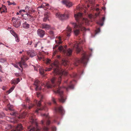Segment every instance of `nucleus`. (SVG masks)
<instances>
[{"mask_svg":"<svg viewBox=\"0 0 131 131\" xmlns=\"http://www.w3.org/2000/svg\"><path fill=\"white\" fill-rule=\"evenodd\" d=\"M59 63L58 61L56 60L54 63L51 65V67L46 68L45 70V71H49L51 69H53V73L54 75H58L57 76L52 78L51 79V82L52 84L51 85L50 82H46L44 86L48 88H51L53 87H54L56 85L58 86L57 89L56 91H54L55 93H58L60 95V98L59 99L60 102L64 103L66 100L65 96L63 94V91L61 90V88L59 86L61 79V77L62 75H66L67 74V72L65 70H61L60 72L59 69Z\"/></svg>","mask_w":131,"mask_h":131,"instance_id":"1","label":"nucleus"},{"mask_svg":"<svg viewBox=\"0 0 131 131\" xmlns=\"http://www.w3.org/2000/svg\"><path fill=\"white\" fill-rule=\"evenodd\" d=\"M82 15V14L80 13H78L74 14V17L78 23H73L72 24L74 27V29H78L74 30V33L76 35L79 34L80 30L82 31L86 30V28L84 27L83 23L85 22L87 24L88 20L87 19L83 18Z\"/></svg>","mask_w":131,"mask_h":131,"instance_id":"2","label":"nucleus"},{"mask_svg":"<svg viewBox=\"0 0 131 131\" xmlns=\"http://www.w3.org/2000/svg\"><path fill=\"white\" fill-rule=\"evenodd\" d=\"M45 121L42 120L41 121V124L42 126V128L41 129H40L38 127V124L36 122H35L36 127H33L30 128V126L28 127V131H47L48 130V128L45 126Z\"/></svg>","mask_w":131,"mask_h":131,"instance_id":"3","label":"nucleus"},{"mask_svg":"<svg viewBox=\"0 0 131 131\" xmlns=\"http://www.w3.org/2000/svg\"><path fill=\"white\" fill-rule=\"evenodd\" d=\"M88 60V56L85 52H83L82 54V57L80 59H77L76 62L74 63L75 66H78V64L82 63L85 65L86 64Z\"/></svg>","mask_w":131,"mask_h":131,"instance_id":"4","label":"nucleus"},{"mask_svg":"<svg viewBox=\"0 0 131 131\" xmlns=\"http://www.w3.org/2000/svg\"><path fill=\"white\" fill-rule=\"evenodd\" d=\"M67 47L65 46V47ZM66 50L63 49V47L62 46L59 47L58 49L59 50L61 51H62L64 54L67 56H70L71 55L72 53V50L70 48H69L67 50L66 48Z\"/></svg>","mask_w":131,"mask_h":131,"instance_id":"5","label":"nucleus"},{"mask_svg":"<svg viewBox=\"0 0 131 131\" xmlns=\"http://www.w3.org/2000/svg\"><path fill=\"white\" fill-rule=\"evenodd\" d=\"M23 128L21 124H18L15 129H12V127L9 124L6 129H7L8 131H19L22 130Z\"/></svg>","mask_w":131,"mask_h":131,"instance_id":"6","label":"nucleus"},{"mask_svg":"<svg viewBox=\"0 0 131 131\" xmlns=\"http://www.w3.org/2000/svg\"><path fill=\"white\" fill-rule=\"evenodd\" d=\"M56 15L57 17L61 20L66 19L69 18V15L68 14L65 13L63 14H61L59 12L57 13Z\"/></svg>","mask_w":131,"mask_h":131,"instance_id":"7","label":"nucleus"},{"mask_svg":"<svg viewBox=\"0 0 131 131\" xmlns=\"http://www.w3.org/2000/svg\"><path fill=\"white\" fill-rule=\"evenodd\" d=\"M12 21L13 25L15 27L18 28L20 26L21 22L19 20L15 18V17H13Z\"/></svg>","mask_w":131,"mask_h":131,"instance_id":"8","label":"nucleus"},{"mask_svg":"<svg viewBox=\"0 0 131 131\" xmlns=\"http://www.w3.org/2000/svg\"><path fill=\"white\" fill-rule=\"evenodd\" d=\"M40 82L38 80H36L34 82V85L35 86V90L36 91L40 90L41 88L40 86Z\"/></svg>","mask_w":131,"mask_h":131,"instance_id":"9","label":"nucleus"},{"mask_svg":"<svg viewBox=\"0 0 131 131\" xmlns=\"http://www.w3.org/2000/svg\"><path fill=\"white\" fill-rule=\"evenodd\" d=\"M71 32V28L70 27L68 26L67 28V30L64 31L63 32L65 33V35L67 37H69L71 35L70 34Z\"/></svg>","mask_w":131,"mask_h":131,"instance_id":"10","label":"nucleus"},{"mask_svg":"<svg viewBox=\"0 0 131 131\" xmlns=\"http://www.w3.org/2000/svg\"><path fill=\"white\" fill-rule=\"evenodd\" d=\"M37 32L38 36L41 38L43 37L45 34V31L41 29H38L37 31Z\"/></svg>","mask_w":131,"mask_h":131,"instance_id":"11","label":"nucleus"},{"mask_svg":"<svg viewBox=\"0 0 131 131\" xmlns=\"http://www.w3.org/2000/svg\"><path fill=\"white\" fill-rule=\"evenodd\" d=\"M55 111L56 112H58L62 114L64 113V111L61 106H60L59 107H56L55 108Z\"/></svg>","mask_w":131,"mask_h":131,"instance_id":"12","label":"nucleus"},{"mask_svg":"<svg viewBox=\"0 0 131 131\" xmlns=\"http://www.w3.org/2000/svg\"><path fill=\"white\" fill-rule=\"evenodd\" d=\"M41 115L42 116H43L46 119V124L47 126L49 125L50 123L51 122L50 121L49 119V117L48 115H46L45 114H41Z\"/></svg>","mask_w":131,"mask_h":131,"instance_id":"13","label":"nucleus"},{"mask_svg":"<svg viewBox=\"0 0 131 131\" xmlns=\"http://www.w3.org/2000/svg\"><path fill=\"white\" fill-rule=\"evenodd\" d=\"M62 3L63 4L66 5L67 7H69L72 6L73 5L72 3L67 0H63L62 1Z\"/></svg>","mask_w":131,"mask_h":131,"instance_id":"14","label":"nucleus"},{"mask_svg":"<svg viewBox=\"0 0 131 131\" xmlns=\"http://www.w3.org/2000/svg\"><path fill=\"white\" fill-rule=\"evenodd\" d=\"M27 54L30 57H31L35 56L36 54L35 52L33 50H29L27 52Z\"/></svg>","mask_w":131,"mask_h":131,"instance_id":"15","label":"nucleus"},{"mask_svg":"<svg viewBox=\"0 0 131 131\" xmlns=\"http://www.w3.org/2000/svg\"><path fill=\"white\" fill-rule=\"evenodd\" d=\"M74 48L75 49L77 53H79L81 51V49L79 47V43H78L77 42L74 44Z\"/></svg>","mask_w":131,"mask_h":131,"instance_id":"16","label":"nucleus"},{"mask_svg":"<svg viewBox=\"0 0 131 131\" xmlns=\"http://www.w3.org/2000/svg\"><path fill=\"white\" fill-rule=\"evenodd\" d=\"M7 10L6 6L4 5H2V7L1 8L0 7V13H2L3 12H7Z\"/></svg>","mask_w":131,"mask_h":131,"instance_id":"17","label":"nucleus"},{"mask_svg":"<svg viewBox=\"0 0 131 131\" xmlns=\"http://www.w3.org/2000/svg\"><path fill=\"white\" fill-rule=\"evenodd\" d=\"M21 61L19 63L20 67L22 68V65L25 66L26 64L25 63V60L23 58H21Z\"/></svg>","mask_w":131,"mask_h":131,"instance_id":"18","label":"nucleus"},{"mask_svg":"<svg viewBox=\"0 0 131 131\" xmlns=\"http://www.w3.org/2000/svg\"><path fill=\"white\" fill-rule=\"evenodd\" d=\"M41 27L42 28L46 29H48L51 27L49 25L45 24H42V25Z\"/></svg>","mask_w":131,"mask_h":131,"instance_id":"19","label":"nucleus"},{"mask_svg":"<svg viewBox=\"0 0 131 131\" xmlns=\"http://www.w3.org/2000/svg\"><path fill=\"white\" fill-rule=\"evenodd\" d=\"M27 114L26 112H23L19 116H17L18 119H19L20 118H23L25 117V116H27Z\"/></svg>","mask_w":131,"mask_h":131,"instance_id":"20","label":"nucleus"},{"mask_svg":"<svg viewBox=\"0 0 131 131\" xmlns=\"http://www.w3.org/2000/svg\"><path fill=\"white\" fill-rule=\"evenodd\" d=\"M7 107L8 108V109L5 108V110L6 111H7L8 110H9L11 111H13V106L12 105H11L9 104H8L7 105Z\"/></svg>","mask_w":131,"mask_h":131,"instance_id":"21","label":"nucleus"},{"mask_svg":"<svg viewBox=\"0 0 131 131\" xmlns=\"http://www.w3.org/2000/svg\"><path fill=\"white\" fill-rule=\"evenodd\" d=\"M105 19V17H103L102 20H100L99 21L97 22V23L101 26H102L104 24V21Z\"/></svg>","mask_w":131,"mask_h":131,"instance_id":"22","label":"nucleus"},{"mask_svg":"<svg viewBox=\"0 0 131 131\" xmlns=\"http://www.w3.org/2000/svg\"><path fill=\"white\" fill-rule=\"evenodd\" d=\"M56 38L57 39V40H55V41L56 43L59 45L62 43V41H61V38L60 37H57Z\"/></svg>","mask_w":131,"mask_h":131,"instance_id":"23","label":"nucleus"},{"mask_svg":"<svg viewBox=\"0 0 131 131\" xmlns=\"http://www.w3.org/2000/svg\"><path fill=\"white\" fill-rule=\"evenodd\" d=\"M28 116L30 117V119L31 120V122L32 123L34 122V116L33 114L31 113H29L28 114Z\"/></svg>","mask_w":131,"mask_h":131,"instance_id":"24","label":"nucleus"},{"mask_svg":"<svg viewBox=\"0 0 131 131\" xmlns=\"http://www.w3.org/2000/svg\"><path fill=\"white\" fill-rule=\"evenodd\" d=\"M61 64L64 66H67L69 62L66 60L63 59L62 60Z\"/></svg>","mask_w":131,"mask_h":131,"instance_id":"25","label":"nucleus"},{"mask_svg":"<svg viewBox=\"0 0 131 131\" xmlns=\"http://www.w3.org/2000/svg\"><path fill=\"white\" fill-rule=\"evenodd\" d=\"M26 102H27L29 103V106L28 107L29 109H30L33 106H34V105L31 103H30L29 102L30 101L29 99H28V98H27L26 99Z\"/></svg>","mask_w":131,"mask_h":131,"instance_id":"26","label":"nucleus"},{"mask_svg":"<svg viewBox=\"0 0 131 131\" xmlns=\"http://www.w3.org/2000/svg\"><path fill=\"white\" fill-rule=\"evenodd\" d=\"M23 27L26 29H28L29 27V25L26 22L23 24Z\"/></svg>","mask_w":131,"mask_h":131,"instance_id":"27","label":"nucleus"},{"mask_svg":"<svg viewBox=\"0 0 131 131\" xmlns=\"http://www.w3.org/2000/svg\"><path fill=\"white\" fill-rule=\"evenodd\" d=\"M58 45H55V46L54 47H53V50L55 49V51L54 52H53V56H55V54H56V53L57 52V51L56 49V48H57V47H58Z\"/></svg>","mask_w":131,"mask_h":131,"instance_id":"28","label":"nucleus"},{"mask_svg":"<svg viewBox=\"0 0 131 131\" xmlns=\"http://www.w3.org/2000/svg\"><path fill=\"white\" fill-rule=\"evenodd\" d=\"M49 17L48 15L46 14H45V17L43 19V21H46Z\"/></svg>","mask_w":131,"mask_h":131,"instance_id":"29","label":"nucleus"},{"mask_svg":"<svg viewBox=\"0 0 131 131\" xmlns=\"http://www.w3.org/2000/svg\"><path fill=\"white\" fill-rule=\"evenodd\" d=\"M10 114L12 115L15 116H16V118H17V116L18 115V114L16 112H13L10 113Z\"/></svg>","mask_w":131,"mask_h":131,"instance_id":"30","label":"nucleus"},{"mask_svg":"<svg viewBox=\"0 0 131 131\" xmlns=\"http://www.w3.org/2000/svg\"><path fill=\"white\" fill-rule=\"evenodd\" d=\"M11 34L15 37H17V35L13 30H11L10 31Z\"/></svg>","mask_w":131,"mask_h":131,"instance_id":"31","label":"nucleus"},{"mask_svg":"<svg viewBox=\"0 0 131 131\" xmlns=\"http://www.w3.org/2000/svg\"><path fill=\"white\" fill-rule=\"evenodd\" d=\"M12 84H14V85H16L18 84V82L15 79L13 80L11 82Z\"/></svg>","mask_w":131,"mask_h":131,"instance_id":"32","label":"nucleus"},{"mask_svg":"<svg viewBox=\"0 0 131 131\" xmlns=\"http://www.w3.org/2000/svg\"><path fill=\"white\" fill-rule=\"evenodd\" d=\"M15 88V86H12L8 91H7L8 93L11 92Z\"/></svg>","mask_w":131,"mask_h":131,"instance_id":"33","label":"nucleus"},{"mask_svg":"<svg viewBox=\"0 0 131 131\" xmlns=\"http://www.w3.org/2000/svg\"><path fill=\"white\" fill-rule=\"evenodd\" d=\"M15 88V86H12L8 91H7L8 93L11 92Z\"/></svg>","mask_w":131,"mask_h":131,"instance_id":"34","label":"nucleus"},{"mask_svg":"<svg viewBox=\"0 0 131 131\" xmlns=\"http://www.w3.org/2000/svg\"><path fill=\"white\" fill-rule=\"evenodd\" d=\"M15 88V86H12L8 91H7L8 93L11 92Z\"/></svg>","mask_w":131,"mask_h":131,"instance_id":"35","label":"nucleus"},{"mask_svg":"<svg viewBox=\"0 0 131 131\" xmlns=\"http://www.w3.org/2000/svg\"><path fill=\"white\" fill-rule=\"evenodd\" d=\"M45 110V107H43L42 108H37L36 110V112L37 113L38 112V111L39 110Z\"/></svg>","mask_w":131,"mask_h":131,"instance_id":"36","label":"nucleus"},{"mask_svg":"<svg viewBox=\"0 0 131 131\" xmlns=\"http://www.w3.org/2000/svg\"><path fill=\"white\" fill-rule=\"evenodd\" d=\"M69 88L71 89H73V84H71L69 86V87L67 88L66 89L68 91V89Z\"/></svg>","mask_w":131,"mask_h":131,"instance_id":"37","label":"nucleus"},{"mask_svg":"<svg viewBox=\"0 0 131 131\" xmlns=\"http://www.w3.org/2000/svg\"><path fill=\"white\" fill-rule=\"evenodd\" d=\"M7 2L8 3V5H16V4L14 3V2H13V3H11L10 2V1H7Z\"/></svg>","mask_w":131,"mask_h":131,"instance_id":"38","label":"nucleus"},{"mask_svg":"<svg viewBox=\"0 0 131 131\" xmlns=\"http://www.w3.org/2000/svg\"><path fill=\"white\" fill-rule=\"evenodd\" d=\"M71 77L73 78H76L77 76V74L75 73H73L71 75Z\"/></svg>","mask_w":131,"mask_h":131,"instance_id":"39","label":"nucleus"},{"mask_svg":"<svg viewBox=\"0 0 131 131\" xmlns=\"http://www.w3.org/2000/svg\"><path fill=\"white\" fill-rule=\"evenodd\" d=\"M37 96L38 97H40L41 98V99H42V96L41 95L40 93L39 92H37Z\"/></svg>","mask_w":131,"mask_h":131,"instance_id":"40","label":"nucleus"},{"mask_svg":"<svg viewBox=\"0 0 131 131\" xmlns=\"http://www.w3.org/2000/svg\"><path fill=\"white\" fill-rule=\"evenodd\" d=\"M39 72L40 74L42 75H43L44 73V70L42 69L40 70Z\"/></svg>","mask_w":131,"mask_h":131,"instance_id":"41","label":"nucleus"},{"mask_svg":"<svg viewBox=\"0 0 131 131\" xmlns=\"http://www.w3.org/2000/svg\"><path fill=\"white\" fill-rule=\"evenodd\" d=\"M42 4V6H43V7L46 6H48L49 5L48 4H46L45 3H43Z\"/></svg>","mask_w":131,"mask_h":131,"instance_id":"42","label":"nucleus"},{"mask_svg":"<svg viewBox=\"0 0 131 131\" xmlns=\"http://www.w3.org/2000/svg\"><path fill=\"white\" fill-rule=\"evenodd\" d=\"M52 100L54 103L56 104V101L55 99L54 98V97H52Z\"/></svg>","mask_w":131,"mask_h":131,"instance_id":"43","label":"nucleus"},{"mask_svg":"<svg viewBox=\"0 0 131 131\" xmlns=\"http://www.w3.org/2000/svg\"><path fill=\"white\" fill-rule=\"evenodd\" d=\"M41 101H39L38 102H37L36 103L37 106H40L41 105Z\"/></svg>","mask_w":131,"mask_h":131,"instance_id":"44","label":"nucleus"},{"mask_svg":"<svg viewBox=\"0 0 131 131\" xmlns=\"http://www.w3.org/2000/svg\"><path fill=\"white\" fill-rule=\"evenodd\" d=\"M49 33L51 35V36H54V33L53 31H50Z\"/></svg>","mask_w":131,"mask_h":131,"instance_id":"45","label":"nucleus"},{"mask_svg":"<svg viewBox=\"0 0 131 131\" xmlns=\"http://www.w3.org/2000/svg\"><path fill=\"white\" fill-rule=\"evenodd\" d=\"M5 116L4 114L3 113H0V118H2Z\"/></svg>","mask_w":131,"mask_h":131,"instance_id":"46","label":"nucleus"},{"mask_svg":"<svg viewBox=\"0 0 131 131\" xmlns=\"http://www.w3.org/2000/svg\"><path fill=\"white\" fill-rule=\"evenodd\" d=\"M51 60L49 59H47L46 61V64H49L50 63Z\"/></svg>","mask_w":131,"mask_h":131,"instance_id":"47","label":"nucleus"},{"mask_svg":"<svg viewBox=\"0 0 131 131\" xmlns=\"http://www.w3.org/2000/svg\"><path fill=\"white\" fill-rule=\"evenodd\" d=\"M6 61V59L4 58H2L0 62L2 63H4Z\"/></svg>","mask_w":131,"mask_h":131,"instance_id":"48","label":"nucleus"},{"mask_svg":"<svg viewBox=\"0 0 131 131\" xmlns=\"http://www.w3.org/2000/svg\"><path fill=\"white\" fill-rule=\"evenodd\" d=\"M15 38L16 39V41L17 42L19 41V38L18 37L17 35V37H15Z\"/></svg>","mask_w":131,"mask_h":131,"instance_id":"49","label":"nucleus"},{"mask_svg":"<svg viewBox=\"0 0 131 131\" xmlns=\"http://www.w3.org/2000/svg\"><path fill=\"white\" fill-rule=\"evenodd\" d=\"M100 28H98L97 29V30L96 31V33H99V32L100 31Z\"/></svg>","mask_w":131,"mask_h":131,"instance_id":"50","label":"nucleus"},{"mask_svg":"<svg viewBox=\"0 0 131 131\" xmlns=\"http://www.w3.org/2000/svg\"><path fill=\"white\" fill-rule=\"evenodd\" d=\"M24 59V60H25V61H26V60H28V59H29V58L28 57H24V58H23Z\"/></svg>","mask_w":131,"mask_h":131,"instance_id":"51","label":"nucleus"},{"mask_svg":"<svg viewBox=\"0 0 131 131\" xmlns=\"http://www.w3.org/2000/svg\"><path fill=\"white\" fill-rule=\"evenodd\" d=\"M15 75L17 77H18L20 76V74H19L17 73H15Z\"/></svg>","mask_w":131,"mask_h":131,"instance_id":"52","label":"nucleus"},{"mask_svg":"<svg viewBox=\"0 0 131 131\" xmlns=\"http://www.w3.org/2000/svg\"><path fill=\"white\" fill-rule=\"evenodd\" d=\"M38 58L39 60H41L42 59V57H39L38 56Z\"/></svg>","mask_w":131,"mask_h":131,"instance_id":"53","label":"nucleus"},{"mask_svg":"<svg viewBox=\"0 0 131 131\" xmlns=\"http://www.w3.org/2000/svg\"><path fill=\"white\" fill-rule=\"evenodd\" d=\"M23 106L24 108H27L28 107L27 106H26L25 105H23Z\"/></svg>","mask_w":131,"mask_h":131,"instance_id":"54","label":"nucleus"},{"mask_svg":"<svg viewBox=\"0 0 131 131\" xmlns=\"http://www.w3.org/2000/svg\"><path fill=\"white\" fill-rule=\"evenodd\" d=\"M17 81V82H18V83L19 82L20 80L19 78H17L16 80Z\"/></svg>","mask_w":131,"mask_h":131,"instance_id":"55","label":"nucleus"},{"mask_svg":"<svg viewBox=\"0 0 131 131\" xmlns=\"http://www.w3.org/2000/svg\"><path fill=\"white\" fill-rule=\"evenodd\" d=\"M34 70H36V71H37V68L36 67H35V66H34Z\"/></svg>","mask_w":131,"mask_h":131,"instance_id":"56","label":"nucleus"},{"mask_svg":"<svg viewBox=\"0 0 131 131\" xmlns=\"http://www.w3.org/2000/svg\"><path fill=\"white\" fill-rule=\"evenodd\" d=\"M99 10V8H97L96 9V10L97 11H98Z\"/></svg>","mask_w":131,"mask_h":131,"instance_id":"57","label":"nucleus"},{"mask_svg":"<svg viewBox=\"0 0 131 131\" xmlns=\"http://www.w3.org/2000/svg\"><path fill=\"white\" fill-rule=\"evenodd\" d=\"M57 57L58 58H60V56L58 55L57 56Z\"/></svg>","mask_w":131,"mask_h":131,"instance_id":"58","label":"nucleus"},{"mask_svg":"<svg viewBox=\"0 0 131 131\" xmlns=\"http://www.w3.org/2000/svg\"><path fill=\"white\" fill-rule=\"evenodd\" d=\"M39 7L40 8H43V7L42 6V4L41 6Z\"/></svg>","mask_w":131,"mask_h":131,"instance_id":"59","label":"nucleus"},{"mask_svg":"<svg viewBox=\"0 0 131 131\" xmlns=\"http://www.w3.org/2000/svg\"><path fill=\"white\" fill-rule=\"evenodd\" d=\"M22 12V10H20L19 11V13H20V14L21 13V12Z\"/></svg>","mask_w":131,"mask_h":131,"instance_id":"60","label":"nucleus"},{"mask_svg":"<svg viewBox=\"0 0 131 131\" xmlns=\"http://www.w3.org/2000/svg\"><path fill=\"white\" fill-rule=\"evenodd\" d=\"M1 78H2V77L0 76V82L2 81V80H1Z\"/></svg>","mask_w":131,"mask_h":131,"instance_id":"61","label":"nucleus"},{"mask_svg":"<svg viewBox=\"0 0 131 131\" xmlns=\"http://www.w3.org/2000/svg\"><path fill=\"white\" fill-rule=\"evenodd\" d=\"M22 10V11L23 12H25V10Z\"/></svg>","mask_w":131,"mask_h":131,"instance_id":"62","label":"nucleus"},{"mask_svg":"<svg viewBox=\"0 0 131 131\" xmlns=\"http://www.w3.org/2000/svg\"><path fill=\"white\" fill-rule=\"evenodd\" d=\"M23 50L22 51H20V52H19L20 53V54L22 52H23Z\"/></svg>","mask_w":131,"mask_h":131,"instance_id":"63","label":"nucleus"},{"mask_svg":"<svg viewBox=\"0 0 131 131\" xmlns=\"http://www.w3.org/2000/svg\"><path fill=\"white\" fill-rule=\"evenodd\" d=\"M15 67H16V68H18V66H17V65H16L15 66Z\"/></svg>","mask_w":131,"mask_h":131,"instance_id":"64","label":"nucleus"}]
</instances>
